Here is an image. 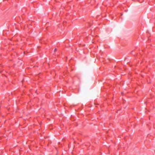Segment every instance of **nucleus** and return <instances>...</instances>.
<instances>
[{"label": "nucleus", "mask_w": 155, "mask_h": 155, "mask_svg": "<svg viewBox=\"0 0 155 155\" xmlns=\"http://www.w3.org/2000/svg\"><path fill=\"white\" fill-rule=\"evenodd\" d=\"M57 49L56 48H55L54 50V52H55L56 51H57Z\"/></svg>", "instance_id": "obj_1"}]
</instances>
